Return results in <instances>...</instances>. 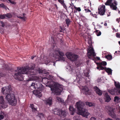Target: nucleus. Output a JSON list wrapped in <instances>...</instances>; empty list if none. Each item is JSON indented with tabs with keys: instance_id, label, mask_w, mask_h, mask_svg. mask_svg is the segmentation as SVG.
Segmentation results:
<instances>
[{
	"instance_id": "1",
	"label": "nucleus",
	"mask_w": 120,
	"mask_h": 120,
	"mask_svg": "<svg viewBox=\"0 0 120 120\" xmlns=\"http://www.w3.org/2000/svg\"><path fill=\"white\" fill-rule=\"evenodd\" d=\"M32 67H30V65L24 67L17 68V69L15 71L14 77L15 79L19 81L23 80L22 74H25L30 79L33 78V75L37 74L36 71L33 69L35 67L34 64L30 65Z\"/></svg>"
},
{
	"instance_id": "2",
	"label": "nucleus",
	"mask_w": 120,
	"mask_h": 120,
	"mask_svg": "<svg viewBox=\"0 0 120 120\" xmlns=\"http://www.w3.org/2000/svg\"><path fill=\"white\" fill-rule=\"evenodd\" d=\"M84 104L81 101H79L76 103V107L78 109L79 115L87 118L89 113L84 107Z\"/></svg>"
},
{
	"instance_id": "3",
	"label": "nucleus",
	"mask_w": 120,
	"mask_h": 120,
	"mask_svg": "<svg viewBox=\"0 0 120 120\" xmlns=\"http://www.w3.org/2000/svg\"><path fill=\"white\" fill-rule=\"evenodd\" d=\"M50 54L56 59L58 58V60H64V58L63 57L64 55V53L59 49L53 50L52 52H51Z\"/></svg>"
},
{
	"instance_id": "4",
	"label": "nucleus",
	"mask_w": 120,
	"mask_h": 120,
	"mask_svg": "<svg viewBox=\"0 0 120 120\" xmlns=\"http://www.w3.org/2000/svg\"><path fill=\"white\" fill-rule=\"evenodd\" d=\"M5 98L10 104L15 105L16 104L17 100L12 92L6 95Z\"/></svg>"
},
{
	"instance_id": "5",
	"label": "nucleus",
	"mask_w": 120,
	"mask_h": 120,
	"mask_svg": "<svg viewBox=\"0 0 120 120\" xmlns=\"http://www.w3.org/2000/svg\"><path fill=\"white\" fill-rule=\"evenodd\" d=\"M52 92L56 94L57 95H60L63 90L62 87H61L57 84H54L50 87Z\"/></svg>"
},
{
	"instance_id": "6",
	"label": "nucleus",
	"mask_w": 120,
	"mask_h": 120,
	"mask_svg": "<svg viewBox=\"0 0 120 120\" xmlns=\"http://www.w3.org/2000/svg\"><path fill=\"white\" fill-rule=\"evenodd\" d=\"M105 4L106 6H109L111 9L113 10H116L117 8V2L116 0H107Z\"/></svg>"
},
{
	"instance_id": "7",
	"label": "nucleus",
	"mask_w": 120,
	"mask_h": 120,
	"mask_svg": "<svg viewBox=\"0 0 120 120\" xmlns=\"http://www.w3.org/2000/svg\"><path fill=\"white\" fill-rule=\"evenodd\" d=\"M53 113L54 114L58 115L61 117H65L66 116V113L65 111L57 109L53 110Z\"/></svg>"
},
{
	"instance_id": "8",
	"label": "nucleus",
	"mask_w": 120,
	"mask_h": 120,
	"mask_svg": "<svg viewBox=\"0 0 120 120\" xmlns=\"http://www.w3.org/2000/svg\"><path fill=\"white\" fill-rule=\"evenodd\" d=\"M66 55L68 59L72 61H75L76 60L78 57V55L72 54L71 52L67 53Z\"/></svg>"
},
{
	"instance_id": "9",
	"label": "nucleus",
	"mask_w": 120,
	"mask_h": 120,
	"mask_svg": "<svg viewBox=\"0 0 120 120\" xmlns=\"http://www.w3.org/2000/svg\"><path fill=\"white\" fill-rule=\"evenodd\" d=\"M7 106V103L4 102L3 96H1L0 97V109L6 108Z\"/></svg>"
},
{
	"instance_id": "10",
	"label": "nucleus",
	"mask_w": 120,
	"mask_h": 120,
	"mask_svg": "<svg viewBox=\"0 0 120 120\" xmlns=\"http://www.w3.org/2000/svg\"><path fill=\"white\" fill-rule=\"evenodd\" d=\"M1 91L3 94L6 95L12 92L11 88L9 87L8 86L3 87Z\"/></svg>"
},
{
	"instance_id": "11",
	"label": "nucleus",
	"mask_w": 120,
	"mask_h": 120,
	"mask_svg": "<svg viewBox=\"0 0 120 120\" xmlns=\"http://www.w3.org/2000/svg\"><path fill=\"white\" fill-rule=\"evenodd\" d=\"M99 14L101 15H103L105 12V6L102 5L100 6L98 9Z\"/></svg>"
},
{
	"instance_id": "12",
	"label": "nucleus",
	"mask_w": 120,
	"mask_h": 120,
	"mask_svg": "<svg viewBox=\"0 0 120 120\" xmlns=\"http://www.w3.org/2000/svg\"><path fill=\"white\" fill-rule=\"evenodd\" d=\"M87 56L89 59L91 58L92 56H96L94 50L93 48L88 49L87 51Z\"/></svg>"
},
{
	"instance_id": "13",
	"label": "nucleus",
	"mask_w": 120,
	"mask_h": 120,
	"mask_svg": "<svg viewBox=\"0 0 120 120\" xmlns=\"http://www.w3.org/2000/svg\"><path fill=\"white\" fill-rule=\"evenodd\" d=\"M120 90L117 89L115 88H114L113 89L109 90V93L112 95H116L119 94L120 93Z\"/></svg>"
},
{
	"instance_id": "14",
	"label": "nucleus",
	"mask_w": 120,
	"mask_h": 120,
	"mask_svg": "<svg viewBox=\"0 0 120 120\" xmlns=\"http://www.w3.org/2000/svg\"><path fill=\"white\" fill-rule=\"evenodd\" d=\"M82 90L84 91V94L86 95H91V93L88 87L85 86L82 87Z\"/></svg>"
},
{
	"instance_id": "15",
	"label": "nucleus",
	"mask_w": 120,
	"mask_h": 120,
	"mask_svg": "<svg viewBox=\"0 0 120 120\" xmlns=\"http://www.w3.org/2000/svg\"><path fill=\"white\" fill-rule=\"evenodd\" d=\"M36 85V88H37L38 89H39L40 90H42L44 88V86L42 84L39 82H36L35 83Z\"/></svg>"
},
{
	"instance_id": "16",
	"label": "nucleus",
	"mask_w": 120,
	"mask_h": 120,
	"mask_svg": "<svg viewBox=\"0 0 120 120\" xmlns=\"http://www.w3.org/2000/svg\"><path fill=\"white\" fill-rule=\"evenodd\" d=\"M94 90L95 91L96 93L99 95L101 96L102 94L101 91L97 87L95 86L94 88Z\"/></svg>"
},
{
	"instance_id": "17",
	"label": "nucleus",
	"mask_w": 120,
	"mask_h": 120,
	"mask_svg": "<svg viewBox=\"0 0 120 120\" xmlns=\"http://www.w3.org/2000/svg\"><path fill=\"white\" fill-rule=\"evenodd\" d=\"M69 109L71 114V115H73L75 111V109L72 106H70Z\"/></svg>"
},
{
	"instance_id": "18",
	"label": "nucleus",
	"mask_w": 120,
	"mask_h": 120,
	"mask_svg": "<svg viewBox=\"0 0 120 120\" xmlns=\"http://www.w3.org/2000/svg\"><path fill=\"white\" fill-rule=\"evenodd\" d=\"M105 101L107 102H109L111 98L110 97L108 94L107 93H106L105 94Z\"/></svg>"
},
{
	"instance_id": "19",
	"label": "nucleus",
	"mask_w": 120,
	"mask_h": 120,
	"mask_svg": "<svg viewBox=\"0 0 120 120\" xmlns=\"http://www.w3.org/2000/svg\"><path fill=\"white\" fill-rule=\"evenodd\" d=\"M109 115L112 118H115L116 117V115L112 110H109Z\"/></svg>"
},
{
	"instance_id": "20",
	"label": "nucleus",
	"mask_w": 120,
	"mask_h": 120,
	"mask_svg": "<svg viewBox=\"0 0 120 120\" xmlns=\"http://www.w3.org/2000/svg\"><path fill=\"white\" fill-rule=\"evenodd\" d=\"M33 93L36 96H39V97H41V95H40V92L38 90H34L33 91Z\"/></svg>"
},
{
	"instance_id": "21",
	"label": "nucleus",
	"mask_w": 120,
	"mask_h": 120,
	"mask_svg": "<svg viewBox=\"0 0 120 120\" xmlns=\"http://www.w3.org/2000/svg\"><path fill=\"white\" fill-rule=\"evenodd\" d=\"M105 68L106 71L108 73V75L112 74V70L111 69L109 68Z\"/></svg>"
},
{
	"instance_id": "22",
	"label": "nucleus",
	"mask_w": 120,
	"mask_h": 120,
	"mask_svg": "<svg viewBox=\"0 0 120 120\" xmlns=\"http://www.w3.org/2000/svg\"><path fill=\"white\" fill-rule=\"evenodd\" d=\"M52 99L50 98L48 99L45 102L47 105H49V106L51 105L52 104Z\"/></svg>"
},
{
	"instance_id": "23",
	"label": "nucleus",
	"mask_w": 120,
	"mask_h": 120,
	"mask_svg": "<svg viewBox=\"0 0 120 120\" xmlns=\"http://www.w3.org/2000/svg\"><path fill=\"white\" fill-rule=\"evenodd\" d=\"M30 107L32 109L33 111L35 112L37 111V109L35 108L34 106V105L33 104H30Z\"/></svg>"
},
{
	"instance_id": "24",
	"label": "nucleus",
	"mask_w": 120,
	"mask_h": 120,
	"mask_svg": "<svg viewBox=\"0 0 120 120\" xmlns=\"http://www.w3.org/2000/svg\"><path fill=\"white\" fill-rule=\"evenodd\" d=\"M86 105L89 106H94L95 104L94 103L90 102H86Z\"/></svg>"
},
{
	"instance_id": "25",
	"label": "nucleus",
	"mask_w": 120,
	"mask_h": 120,
	"mask_svg": "<svg viewBox=\"0 0 120 120\" xmlns=\"http://www.w3.org/2000/svg\"><path fill=\"white\" fill-rule=\"evenodd\" d=\"M105 58L109 60H110L112 59V56L111 55L108 54L105 56Z\"/></svg>"
},
{
	"instance_id": "26",
	"label": "nucleus",
	"mask_w": 120,
	"mask_h": 120,
	"mask_svg": "<svg viewBox=\"0 0 120 120\" xmlns=\"http://www.w3.org/2000/svg\"><path fill=\"white\" fill-rule=\"evenodd\" d=\"M65 21L67 26H69L70 24V23L71 22V21L68 18L65 19Z\"/></svg>"
},
{
	"instance_id": "27",
	"label": "nucleus",
	"mask_w": 120,
	"mask_h": 120,
	"mask_svg": "<svg viewBox=\"0 0 120 120\" xmlns=\"http://www.w3.org/2000/svg\"><path fill=\"white\" fill-rule=\"evenodd\" d=\"M115 85L116 87V88H117V89L120 90V84L119 83H116L115 82Z\"/></svg>"
},
{
	"instance_id": "28",
	"label": "nucleus",
	"mask_w": 120,
	"mask_h": 120,
	"mask_svg": "<svg viewBox=\"0 0 120 120\" xmlns=\"http://www.w3.org/2000/svg\"><path fill=\"white\" fill-rule=\"evenodd\" d=\"M38 72L40 73H44L45 74H47L48 73V72H44V71H43L40 68H39L38 70Z\"/></svg>"
},
{
	"instance_id": "29",
	"label": "nucleus",
	"mask_w": 120,
	"mask_h": 120,
	"mask_svg": "<svg viewBox=\"0 0 120 120\" xmlns=\"http://www.w3.org/2000/svg\"><path fill=\"white\" fill-rule=\"evenodd\" d=\"M96 34L98 36H99L101 34V32L99 30H96L95 31Z\"/></svg>"
},
{
	"instance_id": "30",
	"label": "nucleus",
	"mask_w": 120,
	"mask_h": 120,
	"mask_svg": "<svg viewBox=\"0 0 120 120\" xmlns=\"http://www.w3.org/2000/svg\"><path fill=\"white\" fill-rule=\"evenodd\" d=\"M106 64L107 63L105 61H102L99 64V65L101 66L102 65L103 66H105L106 65Z\"/></svg>"
},
{
	"instance_id": "31",
	"label": "nucleus",
	"mask_w": 120,
	"mask_h": 120,
	"mask_svg": "<svg viewBox=\"0 0 120 120\" xmlns=\"http://www.w3.org/2000/svg\"><path fill=\"white\" fill-rule=\"evenodd\" d=\"M120 99L119 97L117 96H116L114 98V101L116 102L118 101Z\"/></svg>"
},
{
	"instance_id": "32",
	"label": "nucleus",
	"mask_w": 120,
	"mask_h": 120,
	"mask_svg": "<svg viewBox=\"0 0 120 120\" xmlns=\"http://www.w3.org/2000/svg\"><path fill=\"white\" fill-rule=\"evenodd\" d=\"M5 17L6 16L9 18H10L12 16V15L10 13H8L6 15L5 14Z\"/></svg>"
},
{
	"instance_id": "33",
	"label": "nucleus",
	"mask_w": 120,
	"mask_h": 120,
	"mask_svg": "<svg viewBox=\"0 0 120 120\" xmlns=\"http://www.w3.org/2000/svg\"><path fill=\"white\" fill-rule=\"evenodd\" d=\"M44 115L42 113H40L38 114V116L40 118L44 117Z\"/></svg>"
},
{
	"instance_id": "34",
	"label": "nucleus",
	"mask_w": 120,
	"mask_h": 120,
	"mask_svg": "<svg viewBox=\"0 0 120 120\" xmlns=\"http://www.w3.org/2000/svg\"><path fill=\"white\" fill-rule=\"evenodd\" d=\"M5 18V14L3 15L0 14V19H4Z\"/></svg>"
},
{
	"instance_id": "35",
	"label": "nucleus",
	"mask_w": 120,
	"mask_h": 120,
	"mask_svg": "<svg viewBox=\"0 0 120 120\" xmlns=\"http://www.w3.org/2000/svg\"><path fill=\"white\" fill-rule=\"evenodd\" d=\"M31 87H32L34 89L36 88V85H35V83H32V84L30 86Z\"/></svg>"
},
{
	"instance_id": "36",
	"label": "nucleus",
	"mask_w": 120,
	"mask_h": 120,
	"mask_svg": "<svg viewBox=\"0 0 120 120\" xmlns=\"http://www.w3.org/2000/svg\"><path fill=\"white\" fill-rule=\"evenodd\" d=\"M6 6L5 5L3 4H0V7L3 8H6Z\"/></svg>"
},
{
	"instance_id": "37",
	"label": "nucleus",
	"mask_w": 120,
	"mask_h": 120,
	"mask_svg": "<svg viewBox=\"0 0 120 120\" xmlns=\"http://www.w3.org/2000/svg\"><path fill=\"white\" fill-rule=\"evenodd\" d=\"M74 8L77 11L79 12L81 11V9L80 7H76L75 6H74Z\"/></svg>"
},
{
	"instance_id": "38",
	"label": "nucleus",
	"mask_w": 120,
	"mask_h": 120,
	"mask_svg": "<svg viewBox=\"0 0 120 120\" xmlns=\"http://www.w3.org/2000/svg\"><path fill=\"white\" fill-rule=\"evenodd\" d=\"M58 2L60 3L62 5L64 3V0H58Z\"/></svg>"
},
{
	"instance_id": "39",
	"label": "nucleus",
	"mask_w": 120,
	"mask_h": 120,
	"mask_svg": "<svg viewBox=\"0 0 120 120\" xmlns=\"http://www.w3.org/2000/svg\"><path fill=\"white\" fill-rule=\"evenodd\" d=\"M84 10L86 11V13L91 12V11L88 8H85L84 9Z\"/></svg>"
},
{
	"instance_id": "40",
	"label": "nucleus",
	"mask_w": 120,
	"mask_h": 120,
	"mask_svg": "<svg viewBox=\"0 0 120 120\" xmlns=\"http://www.w3.org/2000/svg\"><path fill=\"white\" fill-rule=\"evenodd\" d=\"M19 18L20 19H23L24 21H25L26 19V17H19Z\"/></svg>"
},
{
	"instance_id": "41",
	"label": "nucleus",
	"mask_w": 120,
	"mask_h": 120,
	"mask_svg": "<svg viewBox=\"0 0 120 120\" xmlns=\"http://www.w3.org/2000/svg\"><path fill=\"white\" fill-rule=\"evenodd\" d=\"M99 66L100 67V69H99V70H103L104 69L105 70V68H106V67H103L101 65H99Z\"/></svg>"
},
{
	"instance_id": "42",
	"label": "nucleus",
	"mask_w": 120,
	"mask_h": 120,
	"mask_svg": "<svg viewBox=\"0 0 120 120\" xmlns=\"http://www.w3.org/2000/svg\"><path fill=\"white\" fill-rule=\"evenodd\" d=\"M57 99L60 102H62V101L63 99L59 97H57Z\"/></svg>"
},
{
	"instance_id": "43",
	"label": "nucleus",
	"mask_w": 120,
	"mask_h": 120,
	"mask_svg": "<svg viewBox=\"0 0 120 120\" xmlns=\"http://www.w3.org/2000/svg\"><path fill=\"white\" fill-rule=\"evenodd\" d=\"M8 1H9L12 4H16V3L14 1H11V0H8Z\"/></svg>"
},
{
	"instance_id": "44",
	"label": "nucleus",
	"mask_w": 120,
	"mask_h": 120,
	"mask_svg": "<svg viewBox=\"0 0 120 120\" xmlns=\"http://www.w3.org/2000/svg\"><path fill=\"white\" fill-rule=\"evenodd\" d=\"M0 23L1 24V26L2 27H4L5 26L4 23L3 21H0Z\"/></svg>"
},
{
	"instance_id": "45",
	"label": "nucleus",
	"mask_w": 120,
	"mask_h": 120,
	"mask_svg": "<svg viewBox=\"0 0 120 120\" xmlns=\"http://www.w3.org/2000/svg\"><path fill=\"white\" fill-rule=\"evenodd\" d=\"M116 36L117 38H120V34L118 33H116Z\"/></svg>"
},
{
	"instance_id": "46",
	"label": "nucleus",
	"mask_w": 120,
	"mask_h": 120,
	"mask_svg": "<svg viewBox=\"0 0 120 120\" xmlns=\"http://www.w3.org/2000/svg\"><path fill=\"white\" fill-rule=\"evenodd\" d=\"M62 5L65 8L66 10H67V7L66 6V5H65V4L64 3Z\"/></svg>"
},
{
	"instance_id": "47",
	"label": "nucleus",
	"mask_w": 120,
	"mask_h": 120,
	"mask_svg": "<svg viewBox=\"0 0 120 120\" xmlns=\"http://www.w3.org/2000/svg\"><path fill=\"white\" fill-rule=\"evenodd\" d=\"M4 117V116L2 115H0V120L3 119Z\"/></svg>"
},
{
	"instance_id": "48",
	"label": "nucleus",
	"mask_w": 120,
	"mask_h": 120,
	"mask_svg": "<svg viewBox=\"0 0 120 120\" xmlns=\"http://www.w3.org/2000/svg\"><path fill=\"white\" fill-rule=\"evenodd\" d=\"M90 120H96L95 118L94 117H92L90 119Z\"/></svg>"
},
{
	"instance_id": "49",
	"label": "nucleus",
	"mask_w": 120,
	"mask_h": 120,
	"mask_svg": "<svg viewBox=\"0 0 120 120\" xmlns=\"http://www.w3.org/2000/svg\"><path fill=\"white\" fill-rule=\"evenodd\" d=\"M105 120H113L112 119H111L109 118H108L107 119H105Z\"/></svg>"
},
{
	"instance_id": "50",
	"label": "nucleus",
	"mask_w": 120,
	"mask_h": 120,
	"mask_svg": "<svg viewBox=\"0 0 120 120\" xmlns=\"http://www.w3.org/2000/svg\"><path fill=\"white\" fill-rule=\"evenodd\" d=\"M93 17H95L96 18H98L96 14H95L93 16Z\"/></svg>"
},
{
	"instance_id": "51",
	"label": "nucleus",
	"mask_w": 120,
	"mask_h": 120,
	"mask_svg": "<svg viewBox=\"0 0 120 120\" xmlns=\"http://www.w3.org/2000/svg\"><path fill=\"white\" fill-rule=\"evenodd\" d=\"M4 114H5V113L4 112L1 111V115H4Z\"/></svg>"
},
{
	"instance_id": "52",
	"label": "nucleus",
	"mask_w": 120,
	"mask_h": 120,
	"mask_svg": "<svg viewBox=\"0 0 120 120\" xmlns=\"http://www.w3.org/2000/svg\"><path fill=\"white\" fill-rule=\"evenodd\" d=\"M60 28L61 29V30H60V32H62V30H64L62 29L61 27H60Z\"/></svg>"
},
{
	"instance_id": "53",
	"label": "nucleus",
	"mask_w": 120,
	"mask_h": 120,
	"mask_svg": "<svg viewBox=\"0 0 120 120\" xmlns=\"http://www.w3.org/2000/svg\"><path fill=\"white\" fill-rule=\"evenodd\" d=\"M96 59L98 60H100V58L98 57H96Z\"/></svg>"
},
{
	"instance_id": "54",
	"label": "nucleus",
	"mask_w": 120,
	"mask_h": 120,
	"mask_svg": "<svg viewBox=\"0 0 120 120\" xmlns=\"http://www.w3.org/2000/svg\"><path fill=\"white\" fill-rule=\"evenodd\" d=\"M35 57V56H32L31 58V59H32V60H33L34 58V57Z\"/></svg>"
},
{
	"instance_id": "55",
	"label": "nucleus",
	"mask_w": 120,
	"mask_h": 120,
	"mask_svg": "<svg viewBox=\"0 0 120 120\" xmlns=\"http://www.w3.org/2000/svg\"><path fill=\"white\" fill-rule=\"evenodd\" d=\"M116 21H117L118 22V23L119 22V19H116Z\"/></svg>"
},
{
	"instance_id": "56",
	"label": "nucleus",
	"mask_w": 120,
	"mask_h": 120,
	"mask_svg": "<svg viewBox=\"0 0 120 120\" xmlns=\"http://www.w3.org/2000/svg\"><path fill=\"white\" fill-rule=\"evenodd\" d=\"M71 6H72V7H73V6H74H74H75L73 5V4H71Z\"/></svg>"
},
{
	"instance_id": "57",
	"label": "nucleus",
	"mask_w": 120,
	"mask_h": 120,
	"mask_svg": "<svg viewBox=\"0 0 120 120\" xmlns=\"http://www.w3.org/2000/svg\"><path fill=\"white\" fill-rule=\"evenodd\" d=\"M107 24L106 23H105L104 24V25L105 26H107Z\"/></svg>"
},
{
	"instance_id": "58",
	"label": "nucleus",
	"mask_w": 120,
	"mask_h": 120,
	"mask_svg": "<svg viewBox=\"0 0 120 120\" xmlns=\"http://www.w3.org/2000/svg\"><path fill=\"white\" fill-rule=\"evenodd\" d=\"M22 15L24 16L26 15V14L25 13H23Z\"/></svg>"
},
{
	"instance_id": "59",
	"label": "nucleus",
	"mask_w": 120,
	"mask_h": 120,
	"mask_svg": "<svg viewBox=\"0 0 120 120\" xmlns=\"http://www.w3.org/2000/svg\"><path fill=\"white\" fill-rule=\"evenodd\" d=\"M90 15H92L93 16L94 15L92 13H90Z\"/></svg>"
},
{
	"instance_id": "60",
	"label": "nucleus",
	"mask_w": 120,
	"mask_h": 120,
	"mask_svg": "<svg viewBox=\"0 0 120 120\" xmlns=\"http://www.w3.org/2000/svg\"><path fill=\"white\" fill-rule=\"evenodd\" d=\"M99 68H100V67H97V68L99 70Z\"/></svg>"
},
{
	"instance_id": "61",
	"label": "nucleus",
	"mask_w": 120,
	"mask_h": 120,
	"mask_svg": "<svg viewBox=\"0 0 120 120\" xmlns=\"http://www.w3.org/2000/svg\"><path fill=\"white\" fill-rule=\"evenodd\" d=\"M71 9H72V11L73 10V7H71Z\"/></svg>"
},
{
	"instance_id": "62",
	"label": "nucleus",
	"mask_w": 120,
	"mask_h": 120,
	"mask_svg": "<svg viewBox=\"0 0 120 120\" xmlns=\"http://www.w3.org/2000/svg\"><path fill=\"white\" fill-rule=\"evenodd\" d=\"M118 43H119V44L120 45V41H119V42H118Z\"/></svg>"
},
{
	"instance_id": "63",
	"label": "nucleus",
	"mask_w": 120,
	"mask_h": 120,
	"mask_svg": "<svg viewBox=\"0 0 120 120\" xmlns=\"http://www.w3.org/2000/svg\"><path fill=\"white\" fill-rule=\"evenodd\" d=\"M107 15H108V16H109L110 15H108V14Z\"/></svg>"
},
{
	"instance_id": "64",
	"label": "nucleus",
	"mask_w": 120,
	"mask_h": 120,
	"mask_svg": "<svg viewBox=\"0 0 120 120\" xmlns=\"http://www.w3.org/2000/svg\"><path fill=\"white\" fill-rule=\"evenodd\" d=\"M8 66V65H5V66H6V67H7V66Z\"/></svg>"
}]
</instances>
